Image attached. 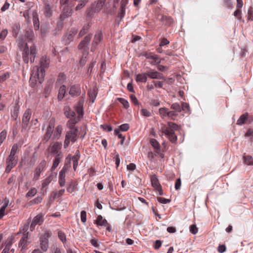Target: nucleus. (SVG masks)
Segmentation results:
<instances>
[{
  "instance_id": "53",
  "label": "nucleus",
  "mask_w": 253,
  "mask_h": 253,
  "mask_svg": "<svg viewBox=\"0 0 253 253\" xmlns=\"http://www.w3.org/2000/svg\"><path fill=\"white\" fill-rule=\"evenodd\" d=\"M126 13V8L123 7H120L119 12H118V17L120 18V21H121L123 18L124 17Z\"/></svg>"
},
{
  "instance_id": "35",
  "label": "nucleus",
  "mask_w": 253,
  "mask_h": 253,
  "mask_svg": "<svg viewBox=\"0 0 253 253\" xmlns=\"http://www.w3.org/2000/svg\"><path fill=\"white\" fill-rule=\"evenodd\" d=\"M66 92V87L65 85H62L60 86L58 94V99L59 100H61L65 96V93Z\"/></svg>"
},
{
  "instance_id": "3",
  "label": "nucleus",
  "mask_w": 253,
  "mask_h": 253,
  "mask_svg": "<svg viewBox=\"0 0 253 253\" xmlns=\"http://www.w3.org/2000/svg\"><path fill=\"white\" fill-rule=\"evenodd\" d=\"M178 126L175 123L169 122L167 125L161 124V130L163 134L167 135L169 141L175 143L177 141V136L174 132L178 129Z\"/></svg>"
},
{
  "instance_id": "28",
  "label": "nucleus",
  "mask_w": 253,
  "mask_h": 253,
  "mask_svg": "<svg viewBox=\"0 0 253 253\" xmlns=\"http://www.w3.org/2000/svg\"><path fill=\"white\" fill-rule=\"evenodd\" d=\"M147 77L146 73L138 74L136 75L135 80L137 82L146 83L147 81Z\"/></svg>"
},
{
  "instance_id": "30",
  "label": "nucleus",
  "mask_w": 253,
  "mask_h": 253,
  "mask_svg": "<svg viewBox=\"0 0 253 253\" xmlns=\"http://www.w3.org/2000/svg\"><path fill=\"white\" fill-rule=\"evenodd\" d=\"M80 158V155L79 151H77L75 155L72 157L73 166L74 170L75 171L78 165V161Z\"/></svg>"
},
{
  "instance_id": "22",
  "label": "nucleus",
  "mask_w": 253,
  "mask_h": 253,
  "mask_svg": "<svg viewBox=\"0 0 253 253\" xmlns=\"http://www.w3.org/2000/svg\"><path fill=\"white\" fill-rule=\"evenodd\" d=\"M20 106L18 103L15 104L11 110V117L14 120H16L19 115Z\"/></svg>"
},
{
  "instance_id": "36",
  "label": "nucleus",
  "mask_w": 253,
  "mask_h": 253,
  "mask_svg": "<svg viewBox=\"0 0 253 253\" xmlns=\"http://www.w3.org/2000/svg\"><path fill=\"white\" fill-rule=\"evenodd\" d=\"M149 57V59H151L150 63L153 65H157L161 62V60L159 58V56L156 54H152Z\"/></svg>"
},
{
  "instance_id": "45",
  "label": "nucleus",
  "mask_w": 253,
  "mask_h": 253,
  "mask_svg": "<svg viewBox=\"0 0 253 253\" xmlns=\"http://www.w3.org/2000/svg\"><path fill=\"white\" fill-rule=\"evenodd\" d=\"M168 109L165 107L160 108L159 110V114L163 118L165 117H168Z\"/></svg>"
},
{
  "instance_id": "20",
  "label": "nucleus",
  "mask_w": 253,
  "mask_h": 253,
  "mask_svg": "<svg viewBox=\"0 0 253 253\" xmlns=\"http://www.w3.org/2000/svg\"><path fill=\"white\" fill-rule=\"evenodd\" d=\"M84 103V100L83 99H80L78 103V104L76 107V110L77 112L79 118H83L84 115L83 111V105Z\"/></svg>"
},
{
  "instance_id": "33",
  "label": "nucleus",
  "mask_w": 253,
  "mask_h": 253,
  "mask_svg": "<svg viewBox=\"0 0 253 253\" xmlns=\"http://www.w3.org/2000/svg\"><path fill=\"white\" fill-rule=\"evenodd\" d=\"M243 160L245 164L249 166L253 165V158L251 156L245 154L243 156Z\"/></svg>"
},
{
  "instance_id": "4",
  "label": "nucleus",
  "mask_w": 253,
  "mask_h": 253,
  "mask_svg": "<svg viewBox=\"0 0 253 253\" xmlns=\"http://www.w3.org/2000/svg\"><path fill=\"white\" fill-rule=\"evenodd\" d=\"M79 137V130L78 129H70L66 131L65 140L64 142V147L65 149L67 148L70 143H72L75 142Z\"/></svg>"
},
{
  "instance_id": "54",
  "label": "nucleus",
  "mask_w": 253,
  "mask_h": 253,
  "mask_svg": "<svg viewBox=\"0 0 253 253\" xmlns=\"http://www.w3.org/2000/svg\"><path fill=\"white\" fill-rule=\"evenodd\" d=\"M58 236L59 239L62 242V243H65L66 242V237L64 232L59 230L58 232Z\"/></svg>"
},
{
  "instance_id": "49",
  "label": "nucleus",
  "mask_w": 253,
  "mask_h": 253,
  "mask_svg": "<svg viewBox=\"0 0 253 253\" xmlns=\"http://www.w3.org/2000/svg\"><path fill=\"white\" fill-rule=\"evenodd\" d=\"M117 100L123 105L124 107L126 109H127L129 106L128 102L123 98H118Z\"/></svg>"
},
{
  "instance_id": "38",
  "label": "nucleus",
  "mask_w": 253,
  "mask_h": 253,
  "mask_svg": "<svg viewBox=\"0 0 253 253\" xmlns=\"http://www.w3.org/2000/svg\"><path fill=\"white\" fill-rule=\"evenodd\" d=\"M33 221L37 225H41L43 222V214L40 213L37 215L33 219Z\"/></svg>"
},
{
  "instance_id": "10",
  "label": "nucleus",
  "mask_w": 253,
  "mask_h": 253,
  "mask_svg": "<svg viewBox=\"0 0 253 253\" xmlns=\"http://www.w3.org/2000/svg\"><path fill=\"white\" fill-rule=\"evenodd\" d=\"M62 144L59 142H54L51 143L49 146L47 151L52 154L57 155V154L62 153L61 151Z\"/></svg>"
},
{
  "instance_id": "25",
  "label": "nucleus",
  "mask_w": 253,
  "mask_h": 253,
  "mask_svg": "<svg viewBox=\"0 0 253 253\" xmlns=\"http://www.w3.org/2000/svg\"><path fill=\"white\" fill-rule=\"evenodd\" d=\"M63 128L61 125H58L53 131V138L54 139H58L61 135Z\"/></svg>"
},
{
  "instance_id": "26",
  "label": "nucleus",
  "mask_w": 253,
  "mask_h": 253,
  "mask_svg": "<svg viewBox=\"0 0 253 253\" xmlns=\"http://www.w3.org/2000/svg\"><path fill=\"white\" fill-rule=\"evenodd\" d=\"M32 17L34 28L36 30H38L40 28V22L38 15L36 12H33L32 14Z\"/></svg>"
},
{
  "instance_id": "63",
  "label": "nucleus",
  "mask_w": 253,
  "mask_h": 253,
  "mask_svg": "<svg viewBox=\"0 0 253 253\" xmlns=\"http://www.w3.org/2000/svg\"><path fill=\"white\" fill-rule=\"evenodd\" d=\"M181 111L183 110L185 112H188L189 111V106L188 104L187 103L183 102L182 103V106H181Z\"/></svg>"
},
{
  "instance_id": "27",
  "label": "nucleus",
  "mask_w": 253,
  "mask_h": 253,
  "mask_svg": "<svg viewBox=\"0 0 253 253\" xmlns=\"http://www.w3.org/2000/svg\"><path fill=\"white\" fill-rule=\"evenodd\" d=\"M150 143L152 147L155 149V153H160V149H161V146L158 141L155 139H151L150 141Z\"/></svg>"
},
{
  "instance_id": "56",
  "label": "nucleus",
  "mask_w": 253,
  "mask_h": 253,
  "mask_svg": "<svg viewBox=\"0 0 253 253\" xmlns=\"http://www.w3.org/2000/svg\"><path fill=\"white\" fill-rule=\"evenodd\" d=\"M17 149H18V145H17V144H14L12 146V148H11V152H10L9 156H17L16 155V152L17 151Z\"/></svg>"
},
{
  "instance_id": "51",
  "label": "nucleus",
  "mask_w": 253,
  "mask_h": 253,
  "mask_svg": "<svg viewBox=\"0 0 253 253\" xmlns=\"http://www.w3.org/2000/svg\"><path fill=\"white\" fill-rule=\"evenodd\" d=\"M170 108L177 112H181V108L178 103H174L171 105Z\"/></svg>"
},
{
  "instance_id": "18",
  "label": "nucleus",
  "mask_w": 253,
  "mask_h": 253,
  "mask_svg": "<svg viewBox=\"0 0 253 253\" xmlns=\"http://www.w3.org/2000/svg\"><path fill=\"white\" fill-rule=\"evenodd\" d=\"M82 118H79V116L77 118L75 116L71 117L70 120L67 123V126L70 129H78L77 127H75L76 124L80 121Z\"/></svg>"
},
{
  "instance_id": "9",
  "label": "nucleus",
  "mask_w": 253,
  "mask_h": 253,
  "mask_svg": "<svg viewBox=\"0 0 253 253\" xmlns=\"http://www.w3.org/2000/svg\"><path fill=\"white\" fill-rule=\"evenodd\" d=\"M70 167V165L65 164L59 173L58 183L60 187H62L65 186L66 183L65 177L66 173L69 168Z\"/></svg>"
},
{
  "instance_id": "32",
  "label": "nucleus",
  "mask_w": 253,
  "mask_h": 253,
  "mask_svg": "<svg viewBox=\"0 0 253 253\" xmlns=\"http://www.w3.org/2000/svg\"><path fill=\"white\" fill-rule=\"evenodd\" d=\"M40 241L41 250L44 252H46L48 248V240L40 238Z\"/></svg>"
},
{
  "instance_id": "64",
  "label": "nucleus",
  "mask_w": 253,
  "mask_h": 253,
  "mask_svg": "<svg viewBox=\"0 0 253 253\" xmlns=\"http://www.w3.org/2000/svg\"><path fill=\"white\" fill-rule=\"evenodd\" d=\"M247 19L251 21L253 20V10L252 8L248 10Z\"/></svg>"
},
{
  "instance_id": "6",
  "label": "nucleus",
  "mask_w": 253,
  "mask_h": 253,
  "mask_svg": "<svg viewBox=\"0 0 253 253\" xmlns=\"http://www.w3.org/2000/svg\"><path fill=\"white\" fill-rule=\"evenodd\" d=\"M91 39V35H87L85 36L84 39L81 42L80 44L78 45V48L79 49H84V52L83 53V58L81 59V62H84V58H86L87 54V45L89 43V42L90 41V40Z\"/></svg>"
},
{
  "instance_id": "47",
  "label": "nucleus",
  "mask_w": 253,
  "mask_h": 253,
  "mask_svg": "<svg viewBox=\"0 0 253 253\" xmlns=\"http://www.w3.org/2000/svg\"><path fill=\"white\" fill-rule=\"evenodd\" d=\"M71 10L69 8H67L66 11V9L64 8L62 13L61 14V18L62 19H65L66 17H67L71 15Z\"/></svg>"
},
{
  "instance_id": "43",
  "label": "nucleus",
  "mask_w": 253,
  "mask_h": 253,
  "mask_svg": "<svg viewBox=\"0 0 253 253\" xmlns=\"http://www.w3.org/2000/svg\"><path fill=\"white\" fill-rule=\"evenodd\" d=\"M88 94L90 98V101L92 103L94 102L96 97L97 93L95 90H90L88 91Z\"/></svg>"
},
{
  "instance_id": "12",
  "label": "nucleus",
  "mask_w": 253,
  "mask_h": 253,
  "mask_svg": "<svg viewBox=\"0 0 253 253\" xmlns=\"http://www.w3.org/2000/svg\"><path fill=\"white\" fill-rule=\"evenodd\" d=\"M152 186L154 188L155 190L158 192L159 195L164 194L162 187L160 185L158 179L156 175H153L151 178Z\"/></svg>"
},
{
  "instance_id": "19",
  "label": "nucleus",
  "mask_w": 253,
  "mask_h": 253,
  "mask_svg": "<svg viewBox=\"0 0 253 253\" xmlns=\"http://www.w3.org/2000/svg\"><path fill=\"white\" fill-rule=\"evenodd\" d=\"M63 158V153H59L54 156V159L53 160L52 166L51 168V171H53L57 167L58 165L61 162V159Z\"/></svg>"
},
{
  "instance_id": "59",
  "label": "nucleus",
  "mask_w": 253,
  "mask_h": 253,
  "mask_svg": "<svg viewBox=\"0 0 253 253\" xmlns=\"http://www.w3.org/2000/svg\"><path fill=\"white\" fill-rule=\"evenodd\" d=\"M8 34V31L7 29L3 30L0 33V41L4 40Z\"/></svg>"
},
{
  "instance_id": "62",
  "label": "nucleus",
  "mask_w": 253,
  "mask_h": 253,
  "mask_svg": "<svg viewBox=\"0 0 253 253\" xmlns=\"http://www.w3.org/2000/svg\"><path fill=\"white\" fill-rule=\"evenodd\" d=\"M190 231L193 234H196L198 231V228L195 224H192L190 226Z\"/></svg>"
},
{
  "instance_id": "50",
  "label": "nucleus",
  "mask_w": 253,
  "mask_h": 253,
  "mask_svg": "<svg viewBox=\"0 0 253 253\" xmlns=\"http://www.w3.org/2000/svg\"><path fill=\"white\" fill-rule=\"evenodd\" d=\"M37 192V189L35 188H32L26 194V197L27 198L33 197L36 194Z\"/></svg>"
},
{
  "instance_id": "46",
  "label": "nucleus",
  "mask_w": 253,
  "mask_h": 253,
  "mask_svg": "<svg viewBox=\"0 0 253 253\" xmlns=\"http://www.w3.org/2000/svg\"><path fill=\"white\" fill-rule=\"evenodd\" d=\"M38 153L37 152H34L30 160L29 163L30 165L33 166L35 164L38 159Z\"/></svg>"
},
{
  "instance_id": "52",
  "label": "nucleus",
  "mask_w": 253,
  "mask_h": 253,
  "mask_svg": "<svg viewBox=\"0 0 253 253\" xmlns=\"http://www.w3.org/2000/svg\"><path fill=\"white\" fill-rule=\"evenodd\" d=\"M42 200V198L41 197H37L34 199L30 201L29 203L30 205H34L35 204H38L41 203Z\"/></svg>"
},
{
  "instance_id": "42",
  "label": "nucleus",
  "mask_w": 253,
  "mask_h": 253,
  "mask_svg": "<svg viewBox=\"0 0 253 253\" xmlns=\"http://www.w3.org/2000/svg\"><path fill=\"white\" fill-rule=\"evenodd\" d=\"M52 235V232L50 230L46 229L44 231V233L41 236V239L48 240V238Z\"/></svg>"
},
{
  "instance_id": "58",
  "label": "nucleus",
  "mask_w": 253,
  "mask_h": 253,
  "mask_svg": "<svg viewBox=\"0 0 253 253\" xmlns=\"http://www.w3.org/2000/svg\"><path fill=\"white\" fill-rule=\"evenodd\" d=\"M12 242L11 241L8 242L6 245L4 249L2 251L1 253H9V250L11 248Z\"/></svg>"
},
{
  "instance_id": "7",
  "label": "nucleus",
  "mask_w": 253,
  "mask_h": 253,
  "mask_svg": "<svg viewBox=\"0 0 253 253\" xmlns=\"http://www.w3.org/2000/svg\"><path fill=\"white\" fill-rule=\"evenodd\" d=\"M32 111L30 109H27L22 116L21 131L26 130L28 126L29 121L31 119Z\"/></svg>"
},
{
  "instance_id": "61",
  "label": "nucleus",
  "mask_w": 253,
  "mask_h": 253,
  "mask_svg": "<svg viewBox=\"0 0 253 253\" xmlns=\"http://www.w3.org/2000/svg\"><path fill=\"white\" fill-rule=\"evenodd\" d=\"M177 116V114L174 111H169L168 113V117L174 120V118Z\"/></svg>"
},
{
  "instance_id": "5",
  "label": "nucleus",
  "mask_w": 253,
  "mask_h": 253,
  "mask_svg": "<svg viewBox=\"0 0 253 253\" xmlns=\"http://www.w3.org/2000/svg\"><path fill=\"white\" fill-rule=\"evenodd\" d=\"M47 168V162L45 160H42L37 165L34 170L33 181H36L40 178L41 174Z\"/></svg>"
},
{
  "instance_id": "29",
  "label": "nucleus",
  "mask_w": 253,
  "mask_h": 253,
  "mask_svg": "<svg viewBox=\"0 0 253 253\" xmlns=\"http://www.w3.org/2000/svg\"><path fill=\"white\" fill-rule=\"evenodd\" d=\"M95 223L97 225L100 226H106L107 225H109L107 221L105 219H103V217L101 215H98Z\"/></svg>"
},
{
  "instance_id": "37",
  "label": "nucleus",
  "mask_w": 253,
  "mask_h": 253,
  "mask_svg": "<svg viewBox=\"0 0 253 253\" xmlns=\"http://www.w3.org/2000/svg\"><path fill=\"white\" fill-rule=\"evenodd\" d=\"M64 192L65 189H61L58 191H53L51 194V196L52 197L53 199L54 200L63 196Z\"/></svg>"
},
{
  "instance_id": "31",
  "label": "nucleus",
  "mask_w": 253,
  "mask_h": 253,
  "mask_svg": "<svg viewBox=\"0 0 253 253\" xmlns=\"http://www.w3.org/2000/svg\"><path fill=\"white\" fill-rule=\"evenodd\" d=\"M4 203L0 209V219H2L4 215L6 214L5 212L6 209L8 206L9 201L6 199H4Z\"/></svg>"
},
{
  "instance_id": "15",
  "label": "nucleus",
  "mask_w": 253,
  "mask_h": 253,
  "mask_svg": "<svg viewBox=\"0 0 253 253\" xmlns=\"http://www.w3.org/2000/svg\"><path fill=\"white\" fill-rule=\"evenodd\" d=\"M69 93L73 97L79 96L81 93L80 85L78 84L71 85Z\"/></svg>"
},
{
  "instance_id": "16",
  "label": "nucleus",
  "mask_w": 253,
  "mask_h": 253,
  "mask_svg": "<svg viewBox=\"0 0 253 253\" xmlns=\"http://www.w3.org/2000/svg\"><path fill=\"white\" fill-rule=\"evenodd\" d=\"M147 76L152 79H164L163 75L156 71L151 70L146 72Z\"/></svg>"
},
{
  "instance_id": "41",
  "label": "nucleus",
  "mask_w": 253,
  "mask_h": 253,
  "mask_svg": "<svg viewBox=\"0 0 253 253\" xmlns=\"http://www.w3.org/2000/svg\"><path fill=\"white\" fill-rule=\"evenodd\" d=\"M12 33L14 36L16 37L20 29V25L19 23H15L12 26Z\"/></svg>"
},
{
  "instance_id": "11",
  "label": "nucleus",
  "mask_w": 253,
  "mask_h": 253,
  "mask_svg": "<svg viewBox=\"0 0 253 253\" xmlns=\"http://www.w3.org/2000/svg\"><path fill=\"white\" fill-rule=\"evenodd\" d=\"M55 122V121L54 119H51L49 122L46 131L44 136V140H45L46 141L49 139L52 134H53Z\"/></svg>"
},
{
  "instance_id": "13",
  "label": "nucleus",
  "mask_w": 253,
  "mask_h": 253,
  "mask_svg": "<svg viewBox=\"0 0 253 253\" xmlns=\"http://www.w3.org/2000/svg\"><path fill=\"white\" fill-rule=\"evenodd\" d=\"M43 4V11L44 15L48 17L51 16L52 15L53 5L48 0H44Z\"/></svg>"
},
{
  "instance_id": "55",
  "label": "nucleus",
  "mask_w": 253,
  "mask_h": 253,
  "mask_svg": "<svg viewBox=\"0 0 253 253\" xmlns=\"http://www.w3.org/2000/svg\"><path fill=\"white\" fill-rule=\"evenodd\" d=\"M88 27H89L88 25H85L83 27V28H82V29L81 30V31L80 32V33L79 34V37H82L83 36H84L85 34H86V33L87 32V31L88 30V28H89Z\"/></svg>"
},
{
  "instance_id": "1",
  "label": "nucleus",
  "mask_w": 253,
  "mask_h": 253,
  "mask_svg": "<svg viewBox=\"0 0 253 253\" xmlns=\"http://www.w3.org/2000/svg\"><path fill=\"white\" fill-rule=\"evenodd\" d=\"M40 64V67L36 66L31 71L30 83L32 86H34L38 82L41 84L43 81L45 76L44 69L48 67L49 60L46 57L42 56L41 58Z\"/></svg>"
},
{
  "instance_id": "57",
  "label": "nucleus",
  "mask_w": 253,
  "mask_h": 253,
  "mask_svg": "<svg viewBox=\"0 0 253 253\" xmlns=\"http://www.w3.org/2000/svg\"><path fill=\"white\" fill-rule=\"evenodd\" d=\"M6 131L5 130H2L0 133V146L3 143L4 140L5 139L6 137Z\"/></svg>"
},
{
  "instance_id": "40",
  "label": "nucleus",
  "mask_w": 253,
  "mask_h": 253,
  "mask_svg": "<svg viewBox=\"0 0 253 253\" xmlns=\"http://www.w3.org/2000/svg\"><path fill=\"white\" fill-rule=\"evenodd\" d=\"M25 37L29 41H32L35 39V36L34 34V32L31 29H29L26 31L25 34Z\"/></svg>"
},
{
  "instance_id": "24",
  "label": "nucleus",
  "mask_w": 253,
  "mask_h": 253,
  "mask_svg": "<svg viewBox=\"0 0 253 253\" xmlns=\"http://www.w3.org/2000/svg\"><path fill=\"white\" fill-rule=\"evenodd\" d=\"M63 111L64 115L68 118H70L71 117H73L76 116L75 112L72 111L71 108L68 105L64 107Z\"/></svg>"
},
{
  "instance_id": "2",
  "label": "nucleus",
  "mask_w": 253,
  "mask_h": 253,
  "mask_svg": "<svg viewBox=\"0 0 253 253\" xmlns=\"http://www.w3.org/2000/svg\"><path fill=\"white\" fill-rule=\"evenodd\" d=\"M18 44L19 47H24L22 52V58L25 63H28L29 58L31 63L34 62L35 58L37 54V50L35 45H32L29 49L27 43L23 38L18 40Z\"/></svg>"
},
{
  "instance_id": "60",
  "label": "nucleus",
  "mask_w": 253,
  "mask_h": 253,
  "mask_svg": "<svg viewBox=\"0 0 253 253\" xmlns=\"http://www.w3.org/2000/svg\"><path fill=\"white\" fill-rule=\"evenodd\" d=\"M223 6L228 8H231L232 7V0H224Z\"/></svg>"
},
{
  "instance_id": "34",
  "label": "nucleus",
  "mask_w": 253,
  "mask_h": 253,
  "mask_svg": "<svg viewBox=\"0 0 253 253\" xmlns=\"http://www.w3.org/2000/svg\"><path fill=\"white\" fill-rule=\"evenodd\" d=\"M53 175L50 174L42 181V189L46 188L53 180Z\"/></svg>"
},
{
  "instance_id": "14",
  "label": "nucleus",
  "mask_w": 253,
  "mask_h": 253,
  "mask_svg": "<svg viewBox=\"0 0 253 253\" xmlns=\"http://www.w3.org/2000/svg\"><path fill=\"white\" fill-rule=\"evenodd\" d=\"M102 38L103 35L101 32H98L96 33V34L94 36V40L92 43V46L90 49L91 51L94 52L95 50L96 46L100 42Z\"/></svg>"
},
{
  "instance_id": "21",
  "label": "nucleus",
  "mask_w": 253,
  "mask_h": 253,
  "mask_svg": "<svg viewBox=\"0 0 253 253\" xmlns=\"http://www.w3.org/2000/svg\"><path fill=\"white\" fill-rule=\"evenodd\" d=\"M67 191L70 193H72L78 190V183L72 180L67 184Z\"/></svg>"
},
{
  "instance_id": "8",
  "label": "nucleus",
  "mask_w": 253,
  "mask_h": 253,
  "mask_svg": "<svg viewBox=\"0 0 253 253\" xmlns=\"http://www.w3.org/2000/svg\"><path fill=\"white\" fill-rule=\"evenodd\" d=\"M18 156H9L6 160V167L5 172L9 173L12 169H13L17 164Z\"/></svg>"
},
{
  "instance_id": "17",
  "label": "nucleus",
  "mask_w": 253,
  "mask_h": 253,
  "mask_svg": "<svg viewBox=\"0 0 253 253\" xmlns=\"http://www.w3.org/2000/svg\"><path fill=\"white\" fill-rule=\"evenodd\" d=\"M29 236V232L24 233L20 239L19 243V247L21 248V250L25 249L29 245V242L28 241Z\"/></svg>"
},
{
  "instance_id": "23",
  "label": "nucleus",
  "mask_w": 253,
  "mask_h": 253,
  "mask_svg": "<svg viewBox=\"0 0 253 253\" xmlns=\"http://www.w3.org/2000/svg\"><path fill=\"white\" fill-rule=\"evenodd\" d=\"M77 33V30L75 29H72L65 36V41L66 43H69L73 41L74 36Z\"/></svg>"
},
{
  "instance_id": "39",
  "label": "nucleus",
  "mask_w": 253,
  "mask_h": 253,
  "mask_svg": "<svg viewBox=\"0 0 253 253\" xmlns=\"http://www.w3.org/2000/svg\"><path fill=\"white\" fill-rule=\"evenodd\" d=\"M248 117V113L242 114L240 117L239 119L237 120V124L238 125H240V126L244 124L246 122Z\"/></svg>"
},
{
  "instance_id": "44",
  "label": "nucleus",
  "mask_w": 253,
  "mask_h": 253,
  "mask_svg": "<svg viewBox=\"0 0 253 253\" xmlns=\"http://www.w3.org/2000/svg\"><path fill=\"white\" fill-rule=\"evenodd\" d=\"M162 20L163 22H165L166 25L168 26L170 25L173 22L172 18H171L170 17H168L167 16H163L162 17Z\"/></svg>"
},
{
  "instance_id": "48",
  "label": "nucleus",
  "mask_w": 253,
  "mask_h": 253,
  "mask_svg": "<svg viewBox=\"0 0 253 253\" xmlns=\"http://www.w3.org/2000/svg\"><path fill=\"white\" fill-rule=\"evenodd\" d=\"M66 75L64 73H60L58 75L56 83L59 84H63L66 80Z\"/></svg>"
}]
</instances>
